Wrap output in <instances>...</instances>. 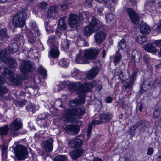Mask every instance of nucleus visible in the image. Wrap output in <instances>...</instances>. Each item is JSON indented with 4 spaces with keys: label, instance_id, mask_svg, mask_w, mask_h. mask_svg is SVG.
I'll list each match as a JSON object with an SVG mask.
<instances>
[{
    "label": "nucleus",
    "instance_id": "473e14b6",
    "mask_svg": "<svg viewBox=\"0 0 161 161\" xmlns=\"http://www.w3.org/2000/svg\"><path fill=\"white\" fill-rule=\"evenodd\" d=\"M82 73L79 71L77 69H74L73 72L72 73V76L75 79H79L81 78V75Z\"/></svg>",
    "mask_w": 161,
    "mask_h": 161
},
{
    "label": "nucleus",
    "instance_id": "dca6fc26",
    "mask_svg": "<svg viewBox=\"0 0 161 161\" xmlns=\"http://www.w3.org/2000/svg\"><path fill=\"white\" fill-rule=\"evenodd\" d=\"M136 73H133L130 76L129 80L125 84V89L131 88L135 80L136 77Z\"/></svg>",
    "mask_w": 161,
    "mask_h": 161
},
{
    "label": "nucleus",
    "instance_id": "c85d7f7f",
    "mask_svg": "<svg viewBox=\"0 0 161 161\" xmlns=\"http://www.w3.org/2000/svg\"><path fill=\"white\" fill-rule=\"evenodd\" d=\"M5 82V80L2 77L0 76V85L4 84ZM7 89L3 86H0V94L2 95L7 92Z\"/></svg>",
    "mask_w": 161,
    "mask_h": 161
},
{
    "label": "nucleus",
    "instance_id": "49530a36",
    "mask_svg": "<svg viewBox=\"0 0 161 161\" xmlns=\"http://www.w3.org/2000/svg\"><path fill=\"white\" fill-rule=\"evenodd\" d=\"M47 5V3L45 2H43L39 4V7L42 9H44Z\"/></svg>",
    "mask_w": 161,
    "mask_h": 161
},
{
    "label": "nucleus",
    "instance_id": "cd10ccee",
    "mask_svg": "<svg viewBox=\"0 0 161 161\" xmlns=\"http://www.w3.org/2000/svg\"><path fill=\"white\" fill-rule=\"evenodd\" d=\"M129 76V73L128 71H122L119 75L120 78L122 81L124 82L128 80Z\"/></svg>",
    "mask_w": 161,
    "mask_h": 161
},
{
    "label": "nucleus",
    "instance_id": "aec40b11",
    "mask_svg": "<svg viewBox=\"0 0 161 161\" xmlns=\"http://www.w3.org/2000/svg\"><path fill=\"white\" fill-rule=\"evenodd\" d=\"M53 139H50L47 140L44 142V148L47 152H50L53 150Z\"/></svg>",
    "mask_w": 161,
    "mask_h": 161
},
{
    "label": "nucleus",
    "instance_id": "6ab92c4d",
    "mask_svg": "<svg viewBox=\"0 0 161 161\" xmlns=\"http://www.w3.org/2000/svg\"><path fill=\"white\" fill-rule=\"evenodd\" d=\"M112 117V114L109 112L102 113L100 115V119L102 123L107 122Z\"/></svg>",
    "mask_w": 161,
    "mask_h": 161
},
{
    "label": "nucleus",
    "instance_id": "20e7f679",
    "mask_svg": "<svg viewBox=\"0 0 161 161\" xmlns=\"http://www.w3.org/2000/svg\"><path fill=\"white\" fill-rule=\"evenodd\" d=\"M27 14L25 11L18 12L13 19V24L16 27H22L25 25Z\"/></svg>",
    "mask_w": 161,
    "mask_h": 161
},
{
    "label": "nucleus",
    "instance_id": "f8f14e48",
    "mask_svg": "<svg viewBox=\"0 0 161 161\" xmlns=\"http://www.w3.org/2000/svg\"><path fill=\"white\" fill-rule=\"evenodd\" d=\"M22 126V123L20 119H17L10 124V128L11 130L16 131L21 128Z\"/></svg>",
    "mask_w": 161,
    "mask_h": 161
},
{
    "label": "nucleus",
    "instance_id": "9b49d317",
    "mask_svg": "<svg viewBox=\"0 0 161 161\" xmlns=\"http://www.w3.org/2000/svg\"><path fill=\"white\" fill-rule=\"evenodd\" d=\"M33 64L30 61L22 62L20 66V70L23 72H26L31 70L32 68Z\"/></svg>",
    "mask_w": 161,
    "mask_h": 161
},
{
    "label": "nucleus",
    "instance_id": "423d86ee",
    "mask_svg": "<svg viewBox=\"0 0 161 161\" xmlns=\"http://www.w3.org/2000/svg\"><path fill=\"white\" fill-rule=\"evenodd\" d=\"M7 52L5 50H2L0 52V61L5 63L9 64L12 67H15L17 65L16 61L11 58L6 57Z\"/></svg>",
    "mask_w": 161,
    "mask_h": 161
},
{
    "label": "nucleus",
    "instance_id": "58836bf2",
    "mask_svg": "<svg viewBox=\"0 0 161 161\" xmlns=\"http://www.w3.org/2000/svg\"><path fill=\"white\" fill-rule=\"evenodd\" d=\"M55 161H67L65 156L59 155L56 157Z\"/></svg>",
    "mask_w": 161,
    "mask_h": 161
},
{
    "label": "nucleus",
    "instance_id": "a878e982",
    "mask_svg": "<svg viewBox=\"0 0 161 161\" xmlns=\"http://www.w3.org/2000/svg\"><path fill=\"white\" fill-rule=\"evenodd\" d=\"M65 19L66 17H64L59 20L58 27L61 30H64L66 28V24L65 22Z\"/></svg>",
    "mask_w": 161,
    "mask_h": 161
},
{
    "label": "nucleus",
    "instance_id": "ea45409f",
    "mask_svg": "<svg viewBox=\"0 0 161 161\" xmlns=\"http://www.w3.org/2000/svg\"><path fill=\"white\" fill-rule=\"evenodd\" d=\"M30 26L33 29H35V31H37V28L36 23L34 21L31 22L29 24Z\"/></svg>",
    "mask_w": 161,
    "mask_h": 161
},
{
    "label": "nucleus",
    "instance_id": "338daca9",
    "mask_svg": "<svg viewBox=\"0 0 161 161\" xmlns=\"http://www.w3.org/2000/svg\"><path fill=\"white\" fill-rule=\"evenodd\" d=\"M156 7L158 8H161V1L158 2L157 3Z\"/></svg>",
    "mask_w": 161,
    "mask_h": 161
},
{
    "label": "nucleus",
    "instance_id": "680f3d73",
    "mask_svg": "<svg viewBox=\"0 0 161 161\" xmlns=\"http://www.w3.org/2000/svg\"><path fill=\"white\" fill-rule=\"evenodd\" d=\"M42 117H39V119H40L41 120H42L43 119H44L48 117V116L45 114H42Z\"/></svg>",
    "mask_w": 161,
    "mask_h": 161
},
{
    "label": "nucleus",
    "instance_id": "603ef678",
    "mask_svg": "<svg viewBox=\"0 0 161 161\" xmlns=\"http://www.w3.org/2000/svg\"><path fill=\"white\" fill-rule=\"evenodd\" d=\"M154 43L158 47H161V39L155 40Z\"/></svg>",
    "mask_w": 161,
    "mask_h": 161
},
{
    "label": "nucleus",
    "instance_id": "4c0bfd02",
    "mask_svg": "<svg viewBox=\"0 0 161 161\" xmlns=\"http://www.w3.org/2000/svg\"><path fill=\"white\" fill-rule=\"evenodd\" d=\"M115 16L112 13H108L106 15V19L108 22L113 20Z\"/></svg>",
    "mask_w": 161,
    "mask_h": 161
},
{
    "label": "nucleus",
    "instance_id": "4468645a",
    "mask_svg": "<svg viewBox=\"0 0 161 161\" xmlns=\"http://www.w3.org/2000/svg\"><path fill=\"white\" fill-rule=\"evenodd\" d=\"M106 36V34L104 32H99L94 35L95 41L97 43H101L105 40Z\"/></svg>",
    "mask_w": 161,
    "mask_h": 161
},
{
    "label": "nucleus",
    "instance_id": "9d476101",
    "mask_svg": "<svg viewBox=\"0 0 161 161\" xmlns=\"http://www.w3.org/2000/svg\"><path fill=\"white\" fill-rule=\"evenodd\" d=\"M79 19L78 16L71 14L69 18V24L71 27H76L78 25Z\"/></svg>",
    "mask_w": 161,
    "mask_h": 161
},
{
    "label": "nucleus",
    "instance_id": "5701e85b",
    "mask_svg": "<svg viewBox=\"0 0 161 161\" xmlns=\"http://www.w3.org/2000/svg\"><path fill=\"white\" fill-rule=\"evenodd\" d=\"M59 55V52L57 47L51 48L49 51V57L50 56L53 58H56L58 57Z\"/></svg>",
    "mask_w": 161,
    "mask_h": 161
},
{
    "label": "nucleus",
    "instance_id": "bb28decb",
    "mask_svg": "<svg viewBox=\"0 0 161 161\" xmlns=\"http://www.w3.org/2000/svg\"><path fill=\"white\" fill-rule=\"evenodd\" d=\"M9 37V36L7 34L6 29L0 30V38L2 41H6Z\"/></svg>",
    "mask_w": 161,
    "mask_h": 161
},
{
    "label": "nucleus",
    "instance_id": "bf43d9fd",
    "mask_svg": "<svg viewBox=\"0 0 161 161\" xmlns=\"http://www.w3.org/2000/svg\"><path fill=\"white\" fill-rule=\"evenodd\" d=\"M105 5L108 8H111L113 7V6H114V3L113 5L112 3H110L109 2L108 3H106L105 2Z\"/></svg>",
    "mask_w": 161,
    "mask_h": 161
},
{
    "label": "nucleus",
    "instance_id": "c9c22d12",
    "mask_svg": "<svg viewBox=\"0 0 161 161\" xmlns=\"http://www.w3.org/2000/svg\"><path fill=\"white\" fill-rule=\"evenodd\" d=\"M8 130L9 129L7 125H5L3 127L0 128V135H5L8 133Z\"/></svg>",
    "mask_w": 161,
    "mask_h": 161
},
{
    "label": "nucleus",
    "instance_id": "7c9ffc66",
    "mask_svg": "<svg viewBox=\"0 0 161 161\" xmlns=\"http://www.w3.org/2000/svg\"><path fill=\"white\" fill-rule=\"evenodd\" d=\"M126 42L124 39H122L118 43V48L119 50H123L126 47Z\"/></svg>",
    "mask_w": 161,
    "mask_h": 161
},
{
    "label": "nucleus",
    "instance_id": "1a4fd4ad",
    "mask_svg": "<svg viewBox=\"0 0 161 161\" xmlns=\"http://www.w3.org/2000/svg\"><path fill=\"white\" fill-rule=\"evenodd\" d=\"M127 10L132 22L135 24H137L139 20V18L138 14L132 8H127Z\"/></svg>",
    "mask_w": 161,
    "mask_h": 161
},
{
    "label": "nucleus",
    "instance_id": "4be33fe9",
    "mask_svg": "<svg viewBox=\"0 0 161 161\" xmlns=\"http://www.w3.org/2000/svg\"><path fill=\"white\" fill-rule=\"evenodd\" d=\"M141 33L144 35H147L150 32L151 30L149 26L146 24L142 25L140 28Z\"/></svg>",
    "mask_w": 161,
    "mask_h": 161
},
{
    "label": "nucleus",
    "instance_id": "de8ad7c7",
    "mask_svg": "<svg viewBox=\"0 0 161 161\" xmlns=\"http://www.w3.org/2000/svg\"><path fill=\"white\" fill-rule=\"evenodd\" d=\"M40 71L42 74L44 76L46 75L47 71L45 69L42 67H41L40 69Z\"/></svg>",
    "mask_w": 161,
    "mask_h": 161
},
{
    "label": "nucleus",
    "instance_id": "774afa93",
    "mask_svg": "<svg viewBox=\"0 0 161 161\" xmlns=\"http://www.w3.org/2000/svg\"><path fill=\"white\" fill-rule=\"evenodd\" d=\"M83 43L84 46H88V44L87 42L85 41H83Z\"/></svg>",
    "mask_w": 161,
    "mask_h": 161
},
{
    "label": "nucleus",
    "instance_id": "c03bdc74",
    "mask_svg": "<svg viewBox=\"0 0 161 161\" xmlns=\"http://www.w3.org/2000/svg\"><path fill=\"white\" fill-rule=\"evenodd\" d=\"M95 11L97 12L98 14H100L103 11V8L102 6H99L96 7L95 9Z\"/></svg>",
    "mask_w": 161,
    "mask_h": 161
},
{
    "label": "nucleus",
    "instance_id": "c756f323",
    "mask_svg": "<svg viewBox=\"0 0 161 161\" xmlns=\"http://www.w3.org/2000/svg\"><path fill=\"white\" fill-rule=\"evenodd\" d=\"M18 49V46L16 43H11L9 45V51L10 53H15L17 51Z\"/></svg>",
    "mask_w": 161,
    "mask_h": 161
},
{
    "label": "nucleus",
    "instance_id": "8fccbe9b",
    "mask_svg": "<svg viewBox=\"0 0 161 161\" xmlns=\"http://www.w3.org/2000/svg\"><path fill=\"white\" fill-rule=\"evenodd\" d=\"M92 3V0H87L85 4V6L87 8H90L91 7Z\"/></svg>",
    "mask_w": 161,
    "mask_h": 161
},
{
    "label": "nucleus",
    "instance_id": "052dcab7",
    "mask_svg": "<svg viewBox=\"0 0 161 161\" xmlns=\"http://www.w3.org/2000/svg\"><path fill=\"white\" fill-rule=\"evenodd\" d=\"M136 53L137 52L136 51H134L132 54L131 56V59L133 62L135 61V60H134V59L135 58V56L134 55V54Z\"/></svg>",
    "mask_w": 161,
    "mask_h": 161
},
{
    "label": "nucleus",
    "instance_id": "a19ab883",
    "mask_svg": "<svg viewBox=\"0 0 161 161\" xmlns=\"http://www.w3.org/2000/svg\"><path fill=\"white\" fill-rule=\"evenodd\" d=\"M155 0H148L147 2L145 4V7H147L148 6L150 7L154 5V3Z\"/></svg>",
    "mask_w": 161,
    "mask_h": 161
},
{
    "label": "nucleus",
    "instance_id": "e2e57ef3",
    "mask_svg": "<svg viewBox=\"0 0 161 161\" xmlns=\"http://www.w3.org/2000/svg\"><path fill=\"white\" fill-rule=\"evenodd\" d=\"M138 126V125L137 124H136L134 125L132 128H130V130H135L137 128Z\"/></svg>",
    "mask_w": 161,
    "mask_h": 161
},
{
    "label": "nucleus",
    "instance_id": "39448f33",
    "mask_svg": "<svg viewBox=\"0 0 161 161\" xmlns=\"http://www.w3.org/2000/svg\"><path fill=\"white\" fill-rule=\"evenodd\" d=\"M100 51V49L98 47L90 48L84 51V56L86 59L93 60L97 57Z\"/></svg>",
    "mask_w": 161,
    "mask_h": 161
},
{
    "label": "nucleus",
    "instance_id": "0e129e2a",
    "mask_svg": "<svg viewBox=\"0 0 161 161\" xmlns=\"http://www.w3.org/2000/svg\"><path fill=\"white\" fill-rule=\"evenodd\" d=\"M17 39L16 40V41H19V40H22L23 39V36L20 35H18L16 36Z\"/></svg>",
    "mask_w": 161,
    "mask_h": 161
},
{
    "label": "nucleus",
    "instance_id": "0eeeda50",
    "mask_svg": "<svg viewBox=\"0 0 161 161\" xmlns=\"http://www.w3.org/2000/svg\"><path fill=\"white\" fill-rule=\"evenodd\" d=\"M15 154L18 159L24 160L27 156L26 148L21 145L17 146L15 149Z\"/></svg>",
    "mask_w": 161,
    "mask_h": 161
},
{
    "label": "nucleus",
    "instance_id": "e433bc0d",
    "mask_svg": "<svg viewBox=\"0 0 161 161\" xmlns=\"http://www.w3.org/2000/svg\"><path fill=\"white\" fill-rule=\"evenodd\" d=\"M59 64L62 67H67L69 65V63L68 60L65 59H62L59 62Z\"/></svg>",
    "mask_w": 161,
    "mask_h": 161
},
{
    "label": "nucleus",
    "instance_id": "ddd939ff",
    "mask_svg": "<svg viewBox=\"0 0 161 161\" xmlns=\"http://www.w3.org/2000/svg\"><path fill=\"white\" fill-rule=\"evenodd\" d=\"M99 69L97 67L92 68L88 72L87 77L89 79H92L95 77L98 74Z\"/></svg>",
    "mask_w": 161,
    "mask_h": 161
},
{
    "label": "nucleus",
    "instance_id": "79ce46f5",
    "mask_svg": "<svg viewBox=\"0 0 161 161\" xmlns=\"http://www.w3.org/2000/svg\"><path fill=\"white\" fill-rule=\"evenodd\" d=\"M6 149V148L5 147L2 148V157L3 159L4 160L6 159L7 157Z\"/></svg>",
    "mask_w": 161,
    "mask_h": 161
},
{
    "label": "nucleus",
    "instance_id": "2f4dec72",
    "mask_svg": "<svg viewBox=\"0 0 161 161\" xmlns=\"http://www.w3.org/2000/svg\"><path fill=\"white\" fill-rule=\"evenodd\" d=\"M121 58V54L118 51H117L113 57L114 59L113 62L115 65L117 63L120 61Z\"/></svg>",
    "mask_w": 161,
    "mask_h": 161
},
{
    "label": "nucleus",
    "instance_id": "6e6552de",
    "mask_svg": "<svg viewBox=\"0 0 161 161\" xmlns=\"http://www.w3.org/2000/svg\"><path fill=\"white\" fill-rule=\"evenodd\" d=\"M3 75L6 78L10 79L15 85H19L21 83L20 79L18 77L17 78H14L13 77L14 74L9 69H5Z\"/></svg>",
    "mask_w": 161,
    "mask_h": 161
},
{
    "label": "nucleus",
    "instance_id": "5fc2aeb1",
    "mask_svg": "<svg viewBox=\"0 0 161 161\" xmlns=\"http://www.w3.org/2000/svg\"><path fill=\"white\" fill-rule=\"evenodd\" d=\"M153 152V149L152 148L150 147L148 148L147 154L148 155H151Z\"/></svg>",
    "mask_w": 161,
    "mask_h": 161
},
{
    "label": "nucleus",
    "instance_id": "7ed1b4c3",
    "mask_svg": "<svg viewBox=\"0 0 161 161\" xmlns=\"http://www.w3.org/2000/svg\"><path fill=\"white\" fill-rule=\"evenodd\" d=\"M100 26V22L93 17H92L91 21L88 25L84 28V33L86 36H89L92 33L98 30Z\"/></svg>",
    "mask_w": 161,
    "mask_h": 161
},
{
    "label": "nucleus",
    "instance_id": "a18cd8bd",
    "mask_svg": "<svg viewBox=\"0 0 161 161\" xmlns=\"http://www.w3.org/2000/svg\"><path fill=\"white\" fill-rule=\"evenodd\" d=\"M161 84V81L159 80L158 79H156L154 82L153 85L155 87L159 86Z\"/></svg>",
    "mask_w": 161,
    "mask_h": 161
},
{
    "label": "nucleus",
    "instance_id": "69168bd1",
    "mask_svg": "<svg viewBox=\"0 0 161 161\" xmlns=\"http://www.w3.org/2000/svg\"><path fill=\"white\" fill-rule=\"evenodd\" d=\"M28 40V41L30 43H32L34 42V39L33 37H30V36H29Z\"/></svg>",
    "mask_w": 161,
    "mask_h": 161
},
{
    "label": "nucleus",
    "instance_id": "09e8293b",
    "mask_svg": "<svg viewBox=\"0 0 161 161\" xmlns=\"http://www.w3.org/2000/svg\"><path fill=\"white\" fill-rule=\"evenodd\" d=\"M107 51V50L103 48L102 50L101 54L102 57V58H105L106 56V53Z\"/></svg>",
    "mask_w": 161,
    "mask_h": 161
},
{
    "label": "nucleus",
    "instance_id": "a211bd4d",
    "mask_svg": "<svg viewBox=\"0 0 161 161\" xmlns=\"http://www.w3.org/2000/svg\"><path fill=\"white\" fill-rule=\"evenodd\" d=\"M65 130L68 132L72 135L76 134L78 133L79 130L78 127L74 125H69L66 126Z\"/></svg>",
    "mask_w": 161,
    "mask_h": 161
},
{
    "label": "nucleus",
    "instance_id": "6e6d98bb",
    "mask_svg": "<svg viewBox=\"0 0 161 161\" xmlns=\"http://www.w3.org/2000/svg\"><path fill=\"white\" fill-rule=\"evenodd\" d=\"M92 123L93 124L97 125L101 124L102 123L101 122V120L100 119L99 120H97L96 119L93 120L92 121Z\"/></svg>",
    "mask_w": 161,
    "mask_h": 161
},
{
    "label": "nucleus",
    "instance_id": "4d7b16f0",
    "mask_svg": "<svg viewBox=\"0 0 161 161\" xmlns=\"http://www.w3.org/2000/svg\"><path fill=\"white\" fill-rule=\"evenodd\" d=\"M105 101L106 103H109L112 102V98L110 97H108L106 98Z\"/></svg>",
    "mask_w": 161,
    "mask_h": 161
},
{
    "label": "nucleus",
    "instance_id": "393cba45",
    "mask_svg": "<svg viewBox=\"0 0 161 161\" xmlns=\"http://www.w3.org/2000/svg\"><path fill=\"white\" fill-rule=\"evenodd\" d=\"M161 113V102H158L155 108V111L153 113V117L156 118L158 117Z\"/></svg>",
    "mask_w": 161,
    "mask_h": 161
},
{
    "label": "nucleus",
    "instance_id": "13d9d810",
    "mask_svg": "<svg viewBox=\"0 0 161 161\" xmlns=\"http://www.w3.org/2000/svg\"><path fill=\"white\" fill-rule=\"evenodd\" d=\"M92 129V126L91 125H89V126L88 131H87V135L89 136L90 135Z\"/></svg>",
    "mask_w": 161,
    "mask_h": 161
},
{
    "label": "nucleus",
    "instance_id": "f257e3e1",
    "mask_svg": "<svg viewBox=\"0 0 161 161\" xmlns=\"http://www.w3.org/2000/svg\"><path fill=\"white\" fill-rule=\"evenodd\" d=\"M95 82H87L83 85L80 82H72L69 84V87L70 90L78 93L80 99H75L70 102V104L72 107H75L85 102V92L92 89L95 86Z\"/></svg>",
    "mask_w": 161,
    "mask_h": 161
},
{
    "label": "nucleus",
    "instance_id": "864d4df0",
    "mask_svg": "<svg viewBox=\"0 0 161 161\" xmlns=\"http://www.w3.org/2000/svg\"><path fill=\"white\" fill-rule=\"evenodd\" d=\"M60 7L62 10H66L69 8V6L66 4H64L60 5Z\"/></svg>",
    "mask_w": 161,
    "mask_h": 161
},
{
    "label": "nucleus",
    "instance_id": "f03ea898",
    "mask_svg": "<svg viewBox=\"0 0 161 161\" xmlns=\"http://www.w3.org/2000/svg\"><path fill=\"white\" fill-rule=\"evenodd\" d=\"M84 112L83 107H81L77 109L65 110L63 115V121L66 123L72 122L83 115Z\"/></svg>",
    "mask_w": 161,
    "mask_h": 161
},
{
    "label": "nucleus",
    "instance_id": "b1692460",
    "mask_svg": "<svg viewBox=\"0 0 161 161\" xmlns=\"http://www.w3.org/2000/svg\"><path fill=\"white\" fill-rule=\"evenodd\" d=\"M144 48L146 51L149 52L155 53L156 51L155 47L151 43L145 44Z\"/></svg>",
    "mask_w": 161,
    "mask_h": 161
},
{
    "label": "nucleus",
    "instance_id": "2eb2a0df",
    "mask_svg": "<svg viewBox=\"0 0 161 161\" xmlns=\"http://www.w3.org/2000/svg\"><path fill=\"white\" fill-rule=\"evenodd\" d=\"M82 140L77 138L70 140L68 143L69 146L71 147H80L82 145Z\"/></svg>",
    "mask_w": 161,
    "mask_h": 161
},
{
    "label": "nucleus",
    "instance_id": "72a5a7b5",
    "mask_svg": "<svg viewBox=\"0 0 161 161\" xmlns=\"http://www.w3.org/2000/svg\"><path fill=\"white\" fill-rule=\"evenodd\" d=\"M136 40L139 44H141L147 41V38L142 35H139L137 36Z\"/></svg>",
    "mask_w": 161,
    "mask_h": 161
},
{
    "label": "nucleus",
    "instance_id": "f704fd0d",
    "mask_svg": "<svg viewBox=\"0 0 161 161\" xmlns=\"http://www.w3.org/2000/svg\"><path fill=\"white\" fill-rule=\"evenodd\" d=\"M150 86V83L148 81L144 82L142 85L141 91L142 92L147 90Z\"/></svg>",
    "mask_w": 161,
    "mask_h": 161
},
{
    "label": "nucleus",
    "instance_id": "37998d69",
    "mask_svg": "<svg viewBox=\"0 0 161 161\" xmlns=\"http://www.w3.org/2000/svg\"><path fill=\"white\" fill-rule=\"evenodd\" d=\"M58 9V7L56 6H51L49 9V11L51 13L55 12Z\"/></svg>",
    "mask_w": 161,
    "mask_h": 161
},
{
    "label": "nucleus",
    "instance_id": "3c124183",
    "mask_svg": "<svg viewBox=\"0 0 161 161\" xmlns=\"http://www.w3.org/2000/svg\"><path fill=\"white\" fill-rule=\"evenodd\" d=\"M157 29L158 32H161V19L157 24Z\"/></svg>",
    "mask_w": 161,
    "mask_h": 161
},
{
    "label": "nucleus",
    "instance_id": "f3484780",
    "mask_svg": "<svg viewBox=\"0 0 161 161\" xmlns=\"http://www.w3.org/2000/svg\"><path fill=\"white\" fill-rule=\"evenodd\" d=\"M83 153V150L82 149H78L70 152L69 155L73 159L75 160L82 155Z\"/></svg>",
    "mask_w": 161,
    "mask_h": 161
},
{
    "label": "nucleus",
    "instance_id": "412c9836",
    "mask_svg": "<svg viewBox=\"0 0 161 161\" xmlns=\"http://www.w3.org/2000/svg\"><path fill=\"white\" fill-rule=\"evenodd\" d=\"M76 62L78 64H87L88 63L86 61L84 58L83 52L82 51H80L77 55L75 59Z\"/></svg>",
    "mask_w": 161,
    "mask_h": 161
}]
</instances>
